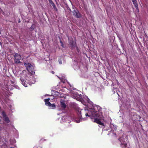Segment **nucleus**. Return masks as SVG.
Here are the masks:
<instances>
[{
  "label": "nucleus",
  "mask_w": 148,
  "mask_h": 148,
  "mask_svg": "<svg viewBox=\"0 0 148 148\" xmlns=\"http://www.w3.org/2000/svg\"><path fill=\"white\" fill-rule=\"evenodd\" d=\"M98 108L99 110L100 107L93 106L92 108L88 109L79 110L77 114L80 120L77 122L79 123L80 121L86 120L87 119V117H90L92 119L93 121L98 124L100 127H103V124L101 121H103V117L101 112L99 110H96V109Z\"/></svg>",
  "instance_id": "f257e3e1"
},
{
  "label": "nucleus",
  "mask_w": 148,
  "mask_h": 148,
  "mask_svg": "<svg viewBox=\"0 0 148 148\" xmlns=\"http://www.w3.org/2000/svg\"><path fill=\"white\" fill-rule=\"evenodd\" d=\"M14 62L16 64L20 63V60L21 59V56L17 53H15L14 55Z\"/></svg>",
  "instance_id": "20e7f679"
},
{
  "label": "nucleus",
  "mask_w": 148,
  "mask_h": 148,
  "mask_svg": "<svg viewBox=\"0 0 148 148\" xmlns=\"http://www.w3.org/2000/svg\"><path fill=\"white\" fill-rule=\"evenodd\" d=\"M84 99H85L86 101L89 103L91 105H92L93 103L91 101H90L89 99L87 97H84Z\"/></svg>",
  "instance_id": "9b49d317"
},
{
  "label": "nucleus",
  "mask_w": 148,
  "mask_h": 148,
  "mask_svg": "<svg viewBox=\"0 0 148 148\" xmlns=\"http://www.w3.org/2000/svg\"><path fill=\"white\" fill-rule=\"evenodd\" d=\"M1 130V127H0V131Z\"/></svg>",
  "instance_id": "412c9836"
},
{
  "label": "nucleus",
  "mask_w": 148,
  "mask_h": 148,
  "mask_svg": "<svg viewBox=\"0 0 148 148\" xmlns=\"http://www.w3.org/2000/svg\"><path fill=\"white\" fill-rule=\"evenodd\" d=\"M1 43L0 42V45H1Z\"/></svg>",
  "instance_id": "5701e85b"
},
{
  "label": "nucleus",
  "mask_w": 148,
  "mask_h": 148,
  "mask_svg": "<svg viewBox=\"0 0 148 148\" xmlns=\"http://www.w3.org/2000/svg\"><path fill=\"white\" fill-rule=\"evenodd\" d=\"M20 80H21V82L22 84L23 85H24V86H25V87H27L28 86L27 85V84L25 83L24 80V79L22 78H20Z\"/></svg>",
  "instance_id": "1a4fd4ad"
},
{
  "label": "nucleus",
  "mask_w": 148,
  "mask_h": 148,
  "mask_svg": "<svg viewBox=\"0 0 148 148\" xmlns=\"http://www.w3.org/2000/svg\"><path fill=\"white\" fill-rule=\"evenodd\" d=\"M52 73L53 74H54V73L53 72V71H52Z\"/></svg>",
  "instance_id": "4be33fe9"
},
{
  "label": "nucleus",
  "mask_w": 148,
  "mask_h": 148,
  "mask_svg": "<svg viewBox=\"0 0 148 148\" xmlns=\"http://www.w3.org/2000/svg\"><path fill=\"white\" fill-rule=\"evenodd\" d=\"M73 15L75 17L78 18L81 17V15L77 10H75L73 11Z\"/></svg>",
  "instance_id": "6e6552de"
},
{
  "label": "nucleus",
  "mask_w": 148,
  "mask_h": 148,
  "mask_svg": "<svg viewBox=\"0 0 148 148\" xmlns=\"http://www.w3.org/2000/svg\"><path fill=\"white\" fill-rule=\"evenodd\" d=\"M119 139L121 143V146L123 147H126L127 145L126 141H127L126 136L123 135Z\"/></svg>",
  "instance_id": "7ed1b4c3"
},
{
  "label": "nucleus",
  "mask_w": 148,
  "mask_h": 148,
  "mask_svg": "<svg viewBox=\"0 0 148 148\" xmlns=\"http://www.w3.org/2000/svg\"><path fill=\"white\" fill-rule=\"evenodd\" d=\"M26 72V71H23V73H24V72Z\"/></svg>",
  "instance_id": "aec40b11"
},
{
  "label": "nucleus",
  "mask_w": 148,
  "mask_h": 148,
  "mask_svg": "<svg viewBox=\"0 0 148 148\" xmlns=\"http://www.w3.org/2000/svg\"><path fill=\"white\" fill-rule=\"evenodd\" d=\"M63 118H64V117H63V118H62V119H63Z\"/></svg>",
  "instance_id": "a878e982"
},
{
  "label": "nucleus",
  "mask_w": 148,
  "mask_h": 148,
  "mask_svg": "<svg viewBox=\"0 0 148 148\" xmlns=\"http://www.w3.org/2000/svg\"><path fill=\"white\" fill-rule=\"evenodd\" d=\"M69 40L70 41V43L72 46H73L74 45V42L72 39H69Z\"/></svg>",
  "instance_id": "f8f14e48"
},
{
  "label": "nucleus",
  "mask_w": 148,
  "mask_h": 148,
  "mask_svg": "<svg viewBox=\"0 0 148 148\" xmlns=\"http://www.w3.org/2000/svg\"><path fill=\"white\" fill-rule=\"evenodd\" d=\"M50 99L48 98L44 99L45 105L50 108H55L56 106L54 104H51L49 101Z\"/></svg>",
  "instance_id": "39448f33"
},
{
  "label": "nucleus",
  "mask_w": 148,
  "mask_h": 148,
  "mask_svg": "<svg viewBox=\"0 0 148 148\" xmlns=\"http://www.w3.org/2000/svg\"><path fill=\"white\" fill-rule=\"evenodd\" d=\"M4 120L7 123H9L10 121L9 118L7 117L4 118Z\"/></svg>",
  "instance_id": "ddd939ff"
},
{
  "label": "nucleus",
  "mask_w": 148,
  "mask_h": 148,
  "mask_svg": "<svg viewBox=\"0 0 148 148\" xmlns=\"http://www.w3.org/2000/svg\"><path fill=\"white\" fill-rule=\"evenodd\" d=\"M60 42L62 44V42L61 41H60Z\"/></svg>",
  "instance_id": "b1692460"
},
{
  "label": "nucleus",
  "mask_w": 148,
  "mask_h": 148,
  "mask_svg": "<svg viewBox=\"0 0 148 148\" xmlns=\"http://www.w3.org/2000/svg\"><path fill=\"white\" fill-rule=\"evenodd\" d=\"M59 63L60 64H61L62 63V61L61 60H59Z\"/></svg>",
  "instance_id": "6ab92c4d"
},
{
  "label": "nucleus",
  "mask_w": 148,
  "mask_h": 148,
  "mask_svg": "<svg viewBox=\"0 0 148 148\" xmlns=\"http://www.w3.org/2000/svg\"><path fill=\"white\" fill-rule=\"evenodd\" d=\"M72 95L74 98L77 100L80 99L82 98V95L81 94H78L76 92H74L73 93Z\"/></svg>",
  "instance_id": "423d86ee"
},
{
  "label": "nucleus",
  "mask_w": 148,
  "mask_h": 148,
  "mask_svg": "<svg viewBox=\"0 0 148 148\" xmlns=\"http://www.w3.org/2000/svg\"><path fill=\"white\" fill-rule=\"evenodd\" d=\"M24 65L26 68V69L29 72L32 74H34V70L33 66L29 63H25Z\"/></svg>",
  "instance_id": "f03ea898"
},
{
  "label": "nucleus",
  "mask_w": 148,
  "mask_h": 148,
  "mask_svg": "<svg viewBox=\"0 0 148 148\" xmlns=\"http://www.w3.org/2000/svg\"><path fill=\"white\" fill-rule=\"evenodd\" d=\"M63 118H64V117H63V118H62V119H63Z\"/></svg>",
  "instance_id": "bb28decb"
},
{
  "label": "nucleus",
  "mask_w": 148,
  "mask_h": 148,
  "mask_svg": "<svg viewBox=\"0 0 148 148\" xmlns=\"http://www.w3.org/2000/svg\"><path fill=\"white\" fill-rule=\"evenodd\" d=\"M1 114H2V116H3V118H5V117H7L6 116L5 113L4 112H2V113Z\"/></svg>",
  "instance_id": "4468645a"
},
{
  "label": "nucleus",
  "mask_w": 148,
  "mask_h": 148,
  "mask_svg": "<svg viewBox=\"0 0 148 148\" xmlns=\"http://www.w3.org/2000/svg\"><path fill=\"white\" fill-rule=\"evenodd\" d=\"M61 106L63 108H65L66 107V105L65 104V102L64 101H60Z\"/></svg>",
  "instance_id": "9d476101"
},
{
  "label": "nucleus",
  "mask_w": 148,
  "mask_h": 148,
  "mask_svg": "<svg viewBox=\"0 0 148 148\" xmlns=\"http://www.w3.org/2000/svg\"><path fill=\"white\" fill-rule=\"evenodd\" d=\"M35 82L36 81L35 80H34L33 82H30V83H29V85H31L32 84H34L35 83Z\"/></svg>",
  "instance_id": "f3484780"
},
{
  "label": "nucleus",
  "mask_w": 148,
  "mask_h": 148,
  "mask_svg": "<svg viewBox=\"0 0 148 148\" xmlns=\"http://www.w3.org/2000/svg\"><path fill=\"white\" fill-rule=\"evenodd\" d=\"M134 5L135 7V8H136L137 11L138 12H139V9H138V4L135 5Z\"/></svg>",
  "instance_id": "2eb2a0df"
},
{
  "label": "nucleus",
  "mask_w": 148,
  "mask_h": 148,
  "mask_svg": "<svg viewBox=\"0 0 148 148\" xmlns=\"http://www.w3.org/2000/svg\"><path fill=\"white\" fill-rule=\"evenodd\" d=\"M49 2L50 3H51V2L52 3V5L53 6V7H54V6H55V5L52 2V1H51V0H49Z\"/></svg>",
  "instance_id": "a211bd4d"
},
{
  "label": "nucleus",
  "mask_w": 148,
  "mask_h": 148,
  "mask_svg": "<svg viewBox=\"0 0 148 148\" xmlns=\"http://www.w3.org/2000/svg\"><path fill=\"white\" fill-rule=\"evenodd\" d=\"M134 5L137 4V1L136 0H132Z\"/></svg>",
  "instance_id": "dca6fc26"
},
{
  "label": "nucleus",
  "mask_w": 148,
  "mask_h": 148,
  "mask_svg": "<svg viewBox=\"0 0 148 148\" xmlns=\"http://www.w3.org/2000/svg\"><path fill=\"white\" fill-rule=\"evenodd\" d=\"M110 127L111 130V131L110 132L112 133L113 135H115V133H114L113 132L114 130H116L117 129L116 126L113 124H110Z\"/></svg>",
  "instance_id": "0eeeda50"
},
{
  "label": "nucleus",
  "mask_w": 148,
  "mask_h": 148,
  "mask_svg": "<svg viewBox=\"0 0 148 148\" xmlns=\"http://www.w3.org/2000/svg\"><path fill=\"white\" fill-rule=\"evenodd\" d=\"M11 148H14V147H11Z\"/></svg>",
  "instance_id": "393cba45"
}]
</instances>
